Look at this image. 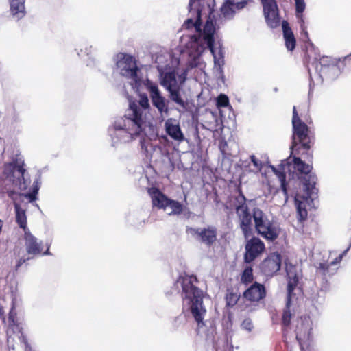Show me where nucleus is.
<instances>
[{"mask_svg": "<svg viewBox=\"0 0 351 351\" xmlns=\"http://www.w3.org/2000/svg\"><path fill=\"white\" fill-rule=\"evenodd\" d=\"M190 16L183 28L191 31L180 38V46L171 53L156 54L154 62L158 71L160 84L169 93L172 101L184 106L180 90L189 69L203 71L206 63L202 54L208 49L213 57L214 69L220 74L225 64V49L217 33L213 12L215 0H190Z\"/></svg>", "mask_w": 351, "mask_h": 351, "instance_id": "1", "label": "nucleus"}, {"mask_svg": "<svg viewBox=\"0 0 351 351\" xmlns=\"http://www.w3.org/2000/svg\"><path fill=\"white\" fill-rule=\"evenodd\" d=\"M146 91H134L140 97L138 103L130 101L125 115L117 117L108 126L107 133L112 147L118 148L138 137L149 136L154 133L153 122L145 112L149 107Z\"/></svg>", "mask_w": 351, "mask_h": 351, "instance_id": "2", "label": "nucleus"}, {"mask_svg": "<svg viewBox=\"0 0 351 351\" xmlns=\"http://www.w3.org/2000/svg\"><path fill=\"white\" fill-rule=\"evenodd\" d=\"M273 171L279 178L282 189L284 200L287 201V191L292 184L295 176H301L303 180V191H296L294 195L295 204L298 213V218L300 221L306 219L308 210L314 206V200L317 197V190L315 188L317 178L311 173L312 167L304 163L300 158L293 157L282 160L279 169L272 167Z\"/></svg>", "mask_w": 351, "mask_h": 351, "instance_id": "3", "label": "nucleus"}, {"mask_svg": "<svg viewBox=\"0 0 351 351\" xmlns=\"http://www.w3.org/2000/svg\"><path fill=\"white\" fill-rule=\"evenodd\" d=\"M197 279L195 276L182 273L165 291V294L168 296L180 294L184 307L190 311L197 322L198 333L212 337L215 328L210 322L204 320L206 309L203 304L204 292L197 287Z\"/></svg>", "mask_w": 351, "mask_h": 351, "instance_id": "4", "label": "nucleus"}, {"mask_svg": "<svg viewBox=\"0 0 351 351\" xmlns=\"http://www.w3.org/2000/svg\"><path fill=\"white\" fill-rule=\"evenodd\" d=\"M16 298L10 295L0 300V315L4 322V315L8 311L7 341L9 351H32L23 332L21 325L16 319Z\"/></svg>", "mask_w": 351, "mask_h": 351, "instance_id": "5", "label": "nucleus"}, {"mask_svg": "<svg viewBox=\"0 0 351 351\" xmlns=\"http://www.w3.org/2000/svg\"><path fill=\"white\" fill-rule=\"evenodd\" d=\"M114 60L116 71L128 81L134 91L145 86L149 80L146 66H138L135 58L128 53H119Z\"/></svg>", "mask_w": 351, "mask_h": 351, "instance_id": "6", "label": "nucleus"}, {"mask_svg": "<svg viewBox=\"0 0 351 351\" xmlns=\"http://www.w3.org/2000/svg\"><path fill=\"white\" fill-rule=\"evenodd\" d=\"M23 165V158L17 156L3 167L2 179L5 182L8 196L14 201L17 191L25 190L29 184L28 180L24 178Z\"/></svg>", "mask_w": 351, "mask_h": 351, "instance_id": "7", "label": "nucleus"}, {"mask_svg": "<svg viewBox=\"0 0 351 351\" xmlns=\"http://www.w3.org/2000/svg\"><path fill=\"white\" fill-rule=\"evenodd\" d=\"M286 270L288 277L287 284V308H290L297 302V293H300V289L297 288L298 282L300 277V270L292 265H287ZM291 319V313L289 310L285 311L282 315V322L285 325H289Z\"/></svg>", "mask_w": 351, "mask_h": 351, "instance_id": "8", "label": "nucleus"}, {"mask_svg": "<svg viewBox=\"0 0 351 351\" xmlns=\"http://www.w3.org/2000/svg\"><path fill=\"white\" fill-rule=\"evenodd\" d=\"M292 124L293 129L292 148L298 151L299 153L301 149L305 151L308 150L311 147L308 128L298 117L295 107H293V110Z\"/></svg>", "mask_w": 351, "mask_h": 351, "instance_id": "9", "label": "nucleus"}, {"mask_svg": "<svg viewBox=\"0 0 351 351\" xmlns=\"http://www.w3.org/2000/svg\"><path fill=\"white\" fill-rule=\"evenodd\" d=\"M154 206L163 209L168 215H177L182 212V205L179 202L168 199L156 188L149 189Z\"/></svg>", "mask_w": 351, "mask_h": 351, "instance_id": "10", "label": "nucleus"}, {"mask_svg": "<svg viewBox=\"0 0 351 351\" xmlns=\"http://www.w3.org/2000/svg\"><path fill=\"white\" fill-rule=\"evenodd\" d=\"M267 25L271 29L280 25L279 9L276 0H260Z\"/></svg>", "mask_w": 351, "mask_h": 351, "instance_id": "11", "label": "nucleus"}, {"mask_svg": "<svg viewBox=\"0 0 351 351\" xmlns=\"http://www.w3.org/2000/svg\"><path fill=\"white\" fill-rule=\"evenodd\" d=\"M237 215L239 218V226L245 239L251 236L252 232V216L247 206L243 203L237 208Z\"/></svg>", "mask_w": 351, "mask_h": 351, "instance_id": "12", "label": "nucleus"}, {"mask_svg": "<svg viewBox=\"0 0 351 351\" xmlns=\"http://www.w3.org/2000/svg\"><path fill=\"white\" fill-rule=\"evenodd\" d=\"M142 90H147L149 93L154 106H156L160 112L167 111L165 99L161 96L158 86L155 82L148 80L145 83V86H142V88L136 91H141Z\"/></svg>", "mask_w": 351, "mask_h": 351, "instance_id": "13", "label": "nucleus"}, {"mask_svg": "<svg viewBox=\"0 0 351 351\" xmlns=\"http://www.w3.org/2000/svg\"><path fill=\"white\" fill-rule=\"evenodd\" d=\"M339 63V60L331 57H322L319 62L321 76L324 75L331 79L337 77L341 73Z\"/></svg>", "mask_w": 351, "mask_h": 351, "instance_id": "14", "label": "nucleus"}, {"mask_svg": "<svg viewBox=\"0 0 351 351\" xmlns=\"http://www.w3.org/2000/svg\"><path fill=\"white\" fill-rule=\"evenodd\" d=\"M295 328L296 338L300 343H301L302 341L308 340L311 338L313 322L309 316H302L297 321Z\"/></svg>", "mask_w": 351, "mask_h": 351, "instance_id": "15", "label": "nucleus"}, {"mask_svg": "<svg viewBox=\"0 0 351 351\" xmlns=\"http://www.w3.org/2000/svg\"><path fill=\"white\" fill-rule=\"evenodd\" d=\"M282 258L280 254L275 252L269 255L261 263V270L267 276H271L280 270Z\"/></svg>", "mask_w": 351, "mask_h": 351, "instance_id": "16", "label": "nucleus"}, {"mask_svg": "<svg viewBox=\"0 0 351 351\" xmlns=\"http://www.w3.org/2000/svg\"><path fill=\"white\" fill-rule=\"evenodd\" d=\"M265 250L264 243L258 238L254 237L246 243L245 261L247 263L253 261Z\"/></svg>", "mask_w": 351, "mask_h": 351, "instance_id": "17", "label": "nucleus"}, {"mask_svg": "<svg viewBox=\"0 0 351 351\" xmlns=\"http://www.w3.org/2000/svg\"><path fill=\"white\" fill-rule=\"evenodd\" d=\"M247 4V0H226L220 9L221 15L226 19H232L235 14L243 9Z\"/></svg>", "mask_w": 351, "mask_h": 351, "instance_id": "18", "label": "nucleus"}, {"mask_svg": "<svg viewBox=\"0 0 351 351\" xmlns=\"http://www.w3.org/2000/svg\"><path fill=\"white\" fill-rule=\"evenodd\" d=\"M25 250L29 255L36 256L42 254V242L36 238L29 231L24 232Z\"/></svg>", "mask_w": 351, "mask_h": 351, "instance_id": "19", "label": "nucleus"}, {"mask_svg": "<svg viewBox=\"0 0 351 351\" xmlns=\"http://www.w3.org/2000/svg\"><path fill=\"white\" fill-rule=\"evenodd\" d=\"M191 233L206 245L213 244L217 239V230L213 227L191 229Z\"/></svg>", "mask_w": 351, "mask_h": 351, "instance_id": "20", "label": "nucleus"}, {"mask_svg": "<svg viewBox=\"0 0 351 351\" xmlns=\"http://www.w3.org/2000/svg\"><path fill=\"white\" fill-rule=\"evenodd\" d=\"M165 128L167 134L173 140L178 142L184 140V135L178 120L172 118L167 119L165 123Z\"/></svg>", "mask_w": 351, "mask_h": 351, "instance_id": "21", "label": "nucleus"}, {"mask_svg": "<svg viewBox=\"0 0 351 351\" xmlns=\"http://www.w3.org/2000/svg\"><path fill=\"white\" fill-rule=\"evenodd\" d=\"M265 295V289L263 285L255 282L243 293L244 298L252 302H257Z\"/></svg>", "mask_w": 351, "mask_h": 351, "instance_id": "22", "label": "nucleus"}, {"mask_svg": "<svg viewBox=\"0 0 351 351\" xmlns=\"http://www.w3.org/2000/svg\"><path fill=\"white\" fill-rule=\"evenodd\" d=\"M26 0H8L10 14L13 19L19 21L25 17Z\"/></svg>", "mask_w": 351, "mask_h": 351, "instance_id": "23", "label": "nucleus"}, {"mask_svg": "<svg viewBox=\"0 0 351 351\" xmlns=\"http://www.w3.org/2000/svg\"><path fill=\"white\" fill-rule=\"evenodd\" d=\"M295 7V16L298 19V23L300 24L301 33L303 36L308 38V35L305 25L304 18L303 12L306 9V3L304 0H294Z\"/></svg>", "mask_w": 351, "mask_h": 351, "instance_id": "24", "label": "nucleus"}, {"mask_svg": "<svg viewBox=\"0 0 351 351\" xmlns=\"http://www.w3.org/2000/svg\"><path fill=\"white\" fill-rule=\"evenodd\" d=\"M253 219L258 234L271 222L267 219L266 215L257 208L253 210Z\"/></svg>", "mask_w": 351, "mask_h": 351, "instance_id": "25", "label": "nucleus"}, {"mask_svg": "<svg viewBox=\"0 0 351 351\" xmlns=\"http://www.w3.org/2000/svg\"><path fill=\"white\" fill-rule=\"evenodd\" d=\"M280 231V226L276 223L271 221L258 234L265 239L272 241L278 237Z\"/></svg>", "mask_w": 351, "mask_h": 351, "instance_id": "26", "label": "nucleus"}, {"mask_svg": "<svg viewBox=\"0 0 351 351\" xmlns=\"http://www.w3.org/2000/svg\"><path fill=\"white\" fill-rule=\"evenodd\" d=\"M282 28L286 47L289 51H293L295 47V39L287 21H282Z\"/></svg>", "mask_w": 351, "mask_h": 351, "instance_id": "27", "label": "nucleus"}, {"mask_svg": "<svg viewBox=\"0 0 351 351\" xmlns=\"http://www.w3.org/2000/svg\"><path fill=\"white\" fill-rule=\"evenodd\" d=\"M15 213H16V221L19 226L23 229L25 232V230H29L27 228V217L25 214V210L22 209L19 204L16 202H14Z\"/></svg>", "mask_w": 351, "mask_h": 351, "instance_id": "28", "label": "nucleus"}, {"mask_svg": "<svg viewBox=\"0 0 351 351\" xmlns=\"http://www.w3.org/2000/svg\"><path fill=\"white\" fill-rule=\"evenodd\" d=\"M342 255H339L338 257L335 258V261H332L330 264L326 263H320L319 265L317 267V270L322 272L323 274L326 275H332L335 273V269H330L331 266L336 265L341 261Z\"/></svg>", "mask_w": 351, "mask_h": 351, "instance_id": "29", "label": "nucleus"}, {"mask_svg": "<svg viewBox=\"0 0 351 351\" xmlns=\"http://www.w3.org/2000/svg\"><path fill=\"white\" fill-rule=\"evenodd\" d=\"M251 163L249 164L250 170L254 173H258L261 170L262 162L255 156H250Z\"/></svg>", "mask_w": 351, "mask_h": 351, "instance_id": "30", "label": "nucleus"}, {"mask_svg": "<svg viewBox=\"0 0 351 351\" xmlns=\"http://www.w3.org/2000/svg\"><path fill=\"white\" fill-rule=\"evenodd\" d=\"M253 280V271L250 267H247L243 271L241 276V281L246 285L252 282Z\"/></svg>", "mask_w": 351, "mask_h": 351, "instance_id": "31", "label": "nucleus"}, {"mask_svg": "<svg viewBox=\"0 0 351 351\" xmlns=\"http://www.w3.org/2000/svg\"><path fill=\"white\" fill-rule=\"evenodd\" d=\"M141 149L147 154V156H149L150 158L154 157V154L156 150L153 147L152 145L146 143L145 140H141Z\"/></svg>", "mask_w": 351, "mask_h": 351, "instance_id": "32", "label": "nucleus"}, {"mask_svg": "<svg viewBox=\"0 0 351 351\" xmlns=\"http://www.w3.org/2000/svg\"><path fill=\"white\" fill-rule=\"evenodd\" d=\"M230 106L229 99L227 95L224 94H220L217 98V108L228 107Z\"/></svg>", "mask_w": 351, "mask_h": 351, "instance_id": "33", "label": "nucleus"}, {"mask_svg": "<svg viewBox=\"0 0 351 351\" xmlns=\"http://www.w3.org/2000/svg\"><path fill=\"white\" fill-rule=\"evenodd\" d=\"M241 328L247 332H251L254 327L252 319L246 318L241 322Z\"/></svg>", "mask_w": 351, "mask_h": 351, "instance_id": "34", "label": "nucleus"}, {"mask_svg": "<svg viewBox=\"0 0 351 351\" xmlns=\"http://www.w3.org/2000/svg\"><path fill=\"white\" fill-rule=\"evenodd\" d=\"M239 299V296L236 293H228L226 295L227 304L230 306H234Z\"/></svg>", "mask_w": 351, "mask_h": 351, "instance_id": "35", "label": "nucleus"}, {"mask_svg": "<svg viewBox=\"0 0 351 351\" xmlns=\"http://www.w3.org/2000/svg\"><path fill=\"white\" fill-rule=\"evenodd\" d=\"M185 322V317L184 316L180 315L178 317H176L173 322H172V324H173V326L175 328H178L179 327L182 326L184 325Z\"/></svg>", "mask_w": 351, "mask_h": 351, "instance_id": "36", "label": "nucleus"}, {"mask_svg": "<svg viewBox=\"0 0 351 351\" xmlns=\"http://www.w3.org/2000/svg\"><path fill=\"white\" fill-rule=\"evenodd\" d=\"M38 187L37 185H35L34 187V191L32 193H27L25 195V197L28 199V200L32 202H34L36 199V194L38 193Z\"/></svg>", "mask_w": 351, "mask_h": 351, "instance_id": "37", "label": "nucleus"}, {"mask_svg": "<svg viewBox=\"0 0 351 351\" xmlns=\"http://www.w3.org/2000/svg\"><path fill=\"white\" fill-rule=\"evenodd\" d=\"M92 49H93V47L91 45H86L85 51H86L87 56L90 55V53H92V51H93Z\"/></svg>", "mask_w": 351, "mask_h": 351, "instance_id": "38", "label": "nucleus"}, {"mask_svg": "<svg viewBox=\"0 0 351 351\" xmlns=\"http://www.w3.org/2000/svg\"><path fill=\"white\" fill-rule=\"evenodd\" d=\"M25 259H20L18 261V263L16 265V267H19L23 263H25Z\"/></svg>", "mask_w": 351, "mask_h": 351, "instance_id": "39", "label": "nucleus"}, {"mask_svg": "<svg viewBox=\"0 0 351 351\" xmlns=\"http://www.w3.org/2000/svg\"><path fill=\"white\" fill-rule=\"evenodd\" d=\"M75 51H77V53L79 56H80L82 54H81V52H82V50L80 51H78V49H75Z\"/></svg>", "mask_w": 351, "mask_h": 351, "instance_id": "40", "label": "nucleus"}, {"mask_svg": "<svg viewBox=\"0 0 351 351\" xmlns=\"http://www.w3.org/2000/svg\"><path fill=\"white\" fill-rule=\"evenodd\" d=\"M48 251H49V249H47V250L45 252H44L43 254H49V253H48Z\"/></svg>", "mask_w": 351, "mask_h": 351, "instance_id": "41", "label": "nucleus"}]
</instances>
